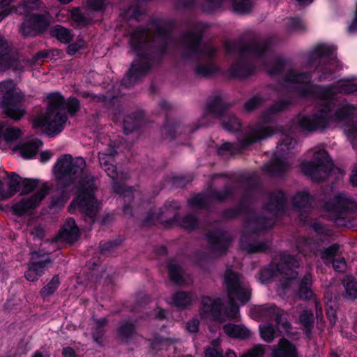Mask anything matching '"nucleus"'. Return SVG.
Returning <instances> with one entry per match:
<instances>
[{
	"label": "nucleus",
	"mask_w": 357,
	"mask_h": 357,
	"mask_svg": "<svg viewBox=\"0 0 357 357\" xmlns=\"http://www.w3.org/2000/svg\"><path fill=\"white\" fill-rule=\"evenodd\" d=\"M86 162L81 158H73L71 155L61 156L54 167L58 181L56 190L61 195L59 199L52 198L53 207L63 206L68 199V193L75 188H77V195L71 202L69 211L77 209L94 222L100 210V203L95 197V179L86 170Z\"/></svg>",
	"instance_id": "nucleus-1"
},
{
	"label": "nucleus",
	"mask_w": 357,
	"mask_h": 357,
	"mask_svg": "<svg viewBox=\"0 0 357 357\" xmlns=\"http://www.w3.org/2000/svg\"><path fill=\"white\" fill-rule=\"evenodd\" d=\"M347 119L345 109H341L333 114L329 105H324L311 116H296L291 123L290 130L292 132H322L328 128L331 123H340Z\"/></svg>",
	"instance_id": "nucleus-2"
},
{
	"label": "nucleus",
	"mask_w": 357,
	"mask_h": 357,
	"mask_svg": "<svg viewBox=\"0 0 357 357\" xmlns=\"http://www.w3.org/2000/svg\"><path fill=\"white\" fill-rule=\"evenodd\" d=\"M47 108L45 113L37 116L33 122L34 127L45 128L50 135H56L63 130L67 121L65 109V98L59 92L47 96Z\"/></svg>",
	"instance_id": "nucleus-3"
},
{
	"label": "nucleus",
	"mask_w": 357,
	"mask_h": 357,
	"mask_svg": "<svg viewBox=\"0 0 357 357\" xmlns=\"http://www.w3.org/2000/svg\"><path fill=\"white\" fill-rule=\"evenodd\" d=\"M266 70L272 76L284 73L285 75L282 84L287 87H292L301 96H307L312 92L310 76L298 73L291 68L289 63L282 59H276L273 66L267 68Z\"/></svg>",
	"instance_id": "nucleus-4"
},
{
	"label": "nucleus",
	"mask_w": 357,
	"mask_h": 357,
	"mask_svg": "<svg viewBox=\"0 0 357 357\" xmlns=\"http://www.w3.org/2000/svg\"><path fill=\"white\" fill-rule=\"evenodd\" d=\"M225 284L230 305L226 314L230 319H235L239 312V308L235 304V301H239L242 304L247 303L250 298V289L244 278L230 269L225 272Z\"/></svg>",
	"instance_id": "nucleus-5"
},
{
	"label": "nucleus",
	"mask_w": 357,
	"mask_h": 357,
	"mask_svg": "<svg viewBox=\"0 0 357 357\" xmlns=\"http://www.w3.org/2000/svg\"><path fill=\"white\" fill-rule=\"evenodd\" d=\"M289 103V100H280L270 107L266 112L262 114L261 117V121L252 126L248 134L241 139V146L245 148L259 140L271 137L275 132L280 130L278 126H271L267 123L271 121V116L272 114L284 110Z\"/></svg>",
	"instance_id": "nucleus-6"
},
{
	"label": "nucleus",
	"mask_w": 357,
	"mask_h": 357,
	"mask_svg": "<svg viewBox=\"0 0 357 357\" xmlns=\"http://www.w3.org/2000/svg\"><path fill=\"white\" fill-rule=\"evenodd\" d=\"M24 95L17 91L11 79L0 82V107L3 112L14 120H20L26 113L23 107Z\"/></svg>",
	"instance_id": "nucleus-7"
},
{
	"label": "nucleus",
	"mask_w": 357,
	"mask_h": 357,
	"mask_svg": "<svg viewBox=\"0 0 357 357\" xmlns=\"http://www.w3.org/2000/svg\"><path fill=\"white\" fill-rule=\"evenodd\" d=\"M229 105L223 99L217 96L212 99L207 105V113L204 114L199 120V127L206 126L211 116L222 117V126L227 130L235 132L240 130L241 123L233 114L227 113Z\"/></svg>",
	"instance_id": "nucleus-8"
},
{
	"label": "nucleus",
	"mask_w": 357,
	"mask_h": 357,
	"mask_svg": "<svg viewBox=\"0 0 357 357\" xmlns=\"http://www.w3.org/2000/svg\"><path fill=\"white\" fill-rule=\"evenodd\" d=\"M274 224L272 218L268 219L250 217L244 225L243 234L240 239V247L248 253L260 252L268 248V243L264 242L251 243L250 234H255L267 228H271Z\"/></svg>",
	"instance_id": "nucleus-9"
},
{
	"label": "nucleus",
	"mask_w": 357,
	"mask_h": 357,
	"mask_svg": "<svg viewBox=\"0 0 357 357\" xmlns=\"http://www.w3.org/2000/svg\"><path fill=\"white\" fill-rule=\"evenodd\" d=\"M252 317L260 321H275L278 331L284 335H289L291 326L287 319V313L273 304H265L255 307Z\"/></svg>",
	"instance_id": "nucleus-10"
},
{
	"label": "nucleus",
	"mask_w": 357,
	"mask_h": 357,
	"mask_svg": "<svg viewBox=\"0 0 357 357\" xmlns=\"http://www.w3.org/2000/svg\"><path fill=\"white\" fill-rule=\"evenodd\" d=\"M296 145V141L290 137H286L278 145L274 153L273 161L266 166L268 173L272 175H281L290 169L287 162V156L292 153Z\"/></svg>",
	"instance_id": "nucleus-11"
},
{
	"label": "nucleus",
	"mask_w": 357,
	"mask_h": 357,
	"mask_svg": "<svg viewBox=\"0 0 357 357\" xmlns=\"http://www.w3.org/2000/svg\"><path fill=\"white\" fill-rule=\"evenodd\" d=\"M302 171L312 180L319 181L329 175L333 168V164L328 153L321 149L314 154L312 162H305L302 165Z\"/></svg>",
	"instance_id": "nucleus-12"
},
{
	"label": "nucleus",
	"mask_w": 357,
	"mask_h": 357,
	"mask_svg": "<svg viewBox=\"0 0 357 357\" xmlns=\"http://www.w3.org/2000/svg\"><path fill=\"white\" fill-rule=\"evenodd\" d=\"M205 28V25L200 24L195 31L185 33L182 36L181 43L189 54L202 55L211 59L215 55L216 49L209 44H202L200 43L202 33Z\"/></svg>",
	"instance_id": "nucleus-13"
},
{
	"label": "nucleus",
	"mask_w": 357,
	"mask_h": 357,
	"mask_svg": "<svg viewBox=\"0 0 357 357\" xmlns=\"http://www.w3.org/2000/svg\"><path fill=\"white\" fill-rule=\"evenodd\" d=\"M149 37L150 33L146 30H135V79L138 74L145 75L151 67Z\"/></svg>",
	"instance_id": "nucleus-14"
},
{
	"label": "nucleus",
	"mask_w": 357,
	"mask_h": 357,
	"mask_svg": "<svg viewBox=\"0 0 357 357\" xmlns=\"http://www.w3.org/2000/svg\"><path fill=\"white\" fill-rule=\"evenodd\" d=\"M50 25V15L42 14L25 15L20 31L24 37H34L43 33Z\"/></svg>",
	"instance_id": "nucleus-15"
},
{
	"label": "nucleus",
	"mask_w": 357,
	"mask_h": 357,
	"mask_svg": "<svg viewBox=\"0 0 357 357\" xmlns=\"http://www.w3.org/2000/svg\"><path fill=\"white\" fill-rule=\"evenodd\" d=\"M324 208L326 211L340 214L344 211H354L357 210L356 202L344 192H337L333 197L326 202Z\"/></svg>",
	"instance_id": "nucleus-16"
},
{
	"label": "nucleus",
	"mask_w": 357,
	"mask_h": 357,
	"mask_svg": "<svg viewBox=\"0 0 357 357\" xmlns=\"http://www.w3.org/2000/svg\"><path fill=\"white\" fill-rule=\"evenodd\" d=\"M50 188L47 183L43 184L41 188L32 197L15 204L13 207V213L19 216L25 214L29 209L34 208L47 195Z\"/></svg>",
	"instance_id": "nucleus-17"
},
{
	"label": "nucleus",
	"mask_w": 357,
	"mask_h": 357,
	"mask_svg": "<svg viewBox=\"0 0 357 357\" xmlns=\"http://www.w3.org/2000/svg\"><path fill=\"white\" fill-rule=\"evenodd\" d=\"M103 169L107 176L112 179L113 188L116 193L125 197H132V188L128 187L124 183H121V181L126 180L128 178H130L127 173L117 172L116 167L112 164L109 165Z\"/></svg>",
	"instance_id": "nucleus-18"
},
{
	"label": "nucleus",
	"mask_w": 357,
	"mask_h": 357,
	"mask_svg": "<svg viewBox=\"0 0 357 357\" xmlns=\"http://www.w3.org/2000/svg\"><path fill=\"white\" fill-rule=\"evenodd\" d=\"M210 253L212 257H219L225 254L231 243V237L222 231L208 234Z\"/></svg>",
	"instance_id": "nucleus-19"
},
{
	"label": "nucleus",
	"mask_w": 357,
	"mask_h": 357,
	"mask_svg": "<svg viewBox=\"0 0 357 357\" xmlns=\"http://www.w3.org/2000/svg\"><path fill=\"white\" fill-rule=\"evenodd\" d=\"M225 1L229 2L233 10L240 14L249 13L252 6L251 0H205L203 8L206 12H212L220 8Z\"/></svg>",
	"instance_id": "nucleus-20"
},
{
	"label": "nucleus",
	"mask_w": 357,
	"mask_h": 357,
	"mask_svg": "<svg viewBox=\"0 0 357 357\" xmlns=\"http://www.w3.org/2000/svg\"><path fill=\"white\" fill-rule=\"evenodd\" d=\"M227 53L238 52L242 54H250L253 56H262L267 50V45L264 42L255 41L246 47H242L238 42L227 41L225 43Z\"/></svg>",
	"instance_id": "nucleus-21"
},
{
	"label": "nucleus",
	"mask_w": 357,
	"mask_h": 357,
	"mask_svg": "<svg viewBox=\"0 0 357 357\" xmlns=\"http://www.w3.org/2000/svg\"><path fill=\"white\" fill-rule=\"evenodd\" d=\"M222 302L219 298L203 296L201 298L200 313L202 317H211L223 321L222 316Z\"/></svg>",
	"instance_id": "nucleus-22"
},
{
	"label": "nucleus",
	"mask_w": 357,
	"mask_h": 357,
	"mask_svg": "<svg viewBox=\"0 0 357 357\" xmlns=\"http://www.w3.org/2000/svg\"><path fill=\"white\" fill-rule=\"evenodd\" d=\"M298 267V262L293 256L283 253L280 256V260L277 264L276 270L282 278L284 281H287L296 278L298 273L295 269Z\"/></svg>",
	"instance_id": "nucleus-23"
},
{
	"label": "nucleus",
	"mask_w": 357,
	"mask_h": 357,
	"mask_svg": "<svg viewBox=\"0 0 357 357\" xmlns=\"http://www.w3.org/2000/svg\"><path fill=\"white\" fill-rule=\"evenodd\" d=\"M41 257H43V255L40 251L33 252L31 253L28 269L24 273V277L27 280L31 282L37 280L43 273L44 268L52 262L48 257L45 258L44 260H40V258Z\"/></svg>",
	"instance_id": "nucleus-24"
},
{
	"label": "nucleus",
	"mask_w": 357,
	"mask_h": 357,
	"mask_svg": "<svg viewBox=\"0 0 357 357\" xmlns=\"http://www.w3.org/2000/svg\"><path fill=\"white\" fill-rule=\"evenodd\" d=\"M312 197L305 190L298 192L292 199V204L299 213L301 221H305L311 209Z\"/></svg>",
	"instance_id": "nucleus-25"
},
{
	"label": "nucleus",
	"mask_w": 357,
	"mask_h": 357,
	"mask_svg": "<svg viewBox=\"0 0 357 357\" xmlns=\"http://www.w3.org/2000/svg\"><path fill=\"white\" fill-rule=\"evenodd\" d=\"M170 280L178 285H188L192 282L191 276L183 271L180 265L174 260L168 264Z\"/></svg>",
	"instance_id": "nucleus-26"
},
{
	"label": "nucleus",
	"mask_w": 357,
	"mask_h": 357,
	"mask_svg": "<svg viewBox=\"0 0 357 357\" xmlns=\"http://www.w3.org/2000/svg\"><path fill=\"white\" fill-rule=\"evenodd\" d=\"M79 236V229L73 218H68L62 229L59 231L56 239L67 243H73L76 241Z\"/></svg>",
	"instance_id": "nucleus-27"
},
{
	"label": "nucleus",
	"mask_w": 357,
	"mask_h": 357,
	"mask_svg": "<svg viewBox=\"0 0 357 357\" xmlns=\"http://www.w3.org/2000/svg\"><path fill=\"white\" fill-rule=\"evenodd\" d=\"M196 300L197 297L194 293L178 291L172 296L170 304L180 310H183L191 306Z\"/></svg>",
	"instance_id": "nucleus-28"
},
{
	"label": "nucleus",
	"mask_w": 357,
	"mask_h": 357,
	"mask_svg": "<svg viewBox=\"0 0 357 357\" xmlns=\"http://www.w3.org/2000/svg\"><path fill=\"white\" fill-rule=\"evenodd\" d=\"M285 206V198L282 192L277 191L271 193L264 207V211L269 212L273 217L284 209Z\"/></svg>",
	"instance_id": "nucleus-29"
},
{
	"label": "nucleus",
	"mask_w": 357,
	"mask_h": 357,
	"mask_svg": "<svg viewBox=\"0 0 357 357\" xmlns=\"http://www.w3.org/2000/svg\"><path fill=\"white\" fill-rule=\"evenodd\" d=\"M43 144L42 142L38 139L26 141L13 148V151H20V155L25 159L31 158L38 151L40 146Z\"/></svg>",
	"instance_id": "nucleus-30"
},
{
	"label": "nucleus",
	"mask_w": 357,
	"mask_h": 357,
	"mask_svg": "<svg viewBox=\"0 0 357 357\" xmlns=\"http://www.w3.org/2000/svg\"><path fill=\"white\" fill-rule=\"evenodd\" d=\"M224 332L233 338L245 339L251 335V331L243 325L228 324L223 327Z\"/></svg>",
	"instance_id": "nucleus-31"
},
{
	"label": "nucleus",
	"mask_w": 357,
	"mask_h": 357,
	"mask_svg": "<svg viewBox=\"0 0 357 357\" xmlns=\"http://www.w3.org/2000/svg\"><path fill=\"white\" fill-rule=\"evenodd\" d=\"M273 357H297L295 347L285 338L280 339L278 348L273 352Z\"/></svg>",
	"instance_id": "nucleus-32"
},
{
	"label": "nucleus",
	"mask_w": 357,
	"mask_h": 357,
	"mask_svg": "<svg viewBox=\"0 0 357 357\" xmlns=\"http://www.w3.org/2000/svg\"><path fill=\"white\" fill-rule=\"evenodd\" d=\"M117 337L123 343L130 342L134 333V324L132 320L122 321L117 328Z\"/></svg>",
	"instance_id": "nucleus-33"
},
{
	"label": "nucleus",
	"mask_w": 357,
	"mask_h": 357,
	"mask_svg": "<svg viewBox=\"0 0 357 357\" xmlns=\"http://www.w3.org/2000/svg\"><path fill=\"white\" fill-rule=\"evenodd\" d=\"M254 70V68L243 62H238L234 64L230 70L231 76L238 78H245L250 75Z\"/></svg>",
	"instance_id": "nucleus-34"
},
{
	"label": "nucleus",
	"mask_w": 357,
	"mask_h": 357,
	"mask_svg": "<svg viewBox=\"0 0 357 357\" xmlns=\"http://www.w3.org/2000/svg\"><path fill=\"white\" fill-rule=\"evenodd\" d=\"M312 276L307 273L303 278L298 289V296L301 299L308 300L313 296V292L311 289Z\"/></svg>",
	"instance_id": "nucleus-35"
},
{
	"label": "nucleus",
	"mask_w": 357,
	"mask_h": 357,
	"mask_svg": "<svg viewBox=\"0 0 357 357\" xmlns=\"http://www.w3.org/2000/svg\"><path fill=\"white\" fill-rule=\"evenodd\" d=\"M94 328L92 331V337L98 344L102 345V337L105 335L104 328L107 325L108 321L106 318L94 319Z\"/></svg>",
	"instance_id": "nucleus-36"
},
{
	"label": "nucleus",
	"mask_w": 357,
	"mask_h": 357,
	"mask_svg": "<svg viewBox=\"0 0 357 357\" xmlns=\"http://www.w3.org/2000/svg\"><path fill=\"white\" fill-rule=\"evenodd\" d=\"M21 135L22 132L19 128L0 123V137H3L7 142H13Z\"/></svg>",
	"instance_id": "nucleus-37"
},
{
	"label": "nucleus",
	"mask_w": 357,
	"mask_h": 357,
	"mask_svg": "<svg viewBox=\"0 0 357 357\" xmlns=\"http://www.w3.org/2000/svg\"><path fill=\"white\" fill-rule=\"evenodd\" d=\"M179 340L176 338H164L160 336H156L151 341V349L152 351H158L167 349L170 345L178 342Z\"/></svg>",
	"instance_id": "nucleus-38"
},
{
	"label": "nucleus",
	"mask_w": 357,
	"mask_h": 357,
	"mask_svg": "<svg viewBox=\"0 0 357 357\" xmlns=\"http://www.w3.org/2000/svg\"><path fill=\"white\" fill-rule=\"evenodd\" d=\"M42 3L40 0H23L16 8H13L19 15H26L30 11L39 9Z\"/></svg>",
	"instance_id": "nucleus-39"
},
{
	"label": "nucleus",
	"mask_w": 357,
	"mask_h": 357,
	"mask_svg": "<svg viewBox=\"0 0 357 357\" xmlns=\"http://www.w3.org/2000/svg\"><path fill=\"white\" fill-rule=\"evenodd\" d=\"M71 17L79 27L89 24L92 20V17L89 15V12L87 9L83 13L78 8L71 10Z\"/></svg>",
	"instance_id": "nucleus-40"
},
{
	"label": "nucleus",
	"mask_w": 357,
	"mask_h": 357,
	"mask_svg": "<svg viewBox=\"0 0 357 357\" xmlns=\"http://www.w3.org/2000/svg\"><path fill=\"white\" fill-rule=\"evenodd\" d=\"M345 289V298L354 300L357 298V281L351 276H347L343 281Z\"/></svg>",
	"instance_id": "nucleus-41"
},
{
	"label": "nucleus",
	"mask_w": 357,
	"mask_h": 357,
	"mask_svg": "<svg viewBox=\"0 0 357 357\" xmlns=\"http://www.w3.org/2000/svg\"><path fill=\"white\" fill-rule=\"evenodd\" d=\"M260 337L266 342L270 343L275 337L276 330L270 322L261 324L259 326Z\"/></svg>",
	"instance_id": "nucleus-42"
},
{
	"label": "nucleus",
	"mask_w": 357,
	"mask_h": 357,
	"mask_svg": "<svg viewBox=\"0 0 357 357\" xmlns=\"http://www.w3.org/2000/svg\"><path fill=\"white\" fill-rule=\"evenodd\" d=\"M344 130L353 147L357 149V119L348 122L344 126Z\"/></svg>",
	"instance_id": "nucleus-43"
},
{
	"label": "nucleus",
	"mask_w": 357,
	"mask_h": 357,
	"mask_svg": "<svg viewBox=\"0 0 357 357\" xmlns=\"http://www.w3.org/2000/svg\"><path fill=\"white\" fill-rule=\"evenodd\" d=\"M333 48L326 45H318L310 55L309 61L310 63H313L314 61L317 59H321L324 56H328L332 54Z\"/></svg>",
	"instance_id": "nucleus-44"
},
{
	"label": "nucleus",
	"mask_w": 357,
	"mask_h": 357,
	"mask_svg": "<svg viewBox=\"0 0 357 357\" xmlns=\"http://www.w3.org/2000/svg\"><path fill=\"white\" fill-rule=\"evenodd\" d=\"M9 59V54H4L0 56V70H6L12 68L14 70L22 71L24 66L22 63L17 59L11 57L10 62L7 61L6 63H1V60Z\"/></svg>",
	"instance_id": "nucleus-45"
},
{
	"label": "nucleus",
	"mask_w": 357,
	"mask_h": 357,
	"mask_svg": "<svg viewBox=\"0 0 357 357\" xmlns=\"http://www.w3.org/2000/svg\"><path fill=\"white\" fill-rule=\"evenodd\" d=\"M60 284V280L58 275H54L51 280L43 287L40 294L43 298L48 297L52 295L58 289Z\"/></svg>",
	"instance_id": "nucleus-46"
},
{
	"label": "nucleus",
	"mask_w": 357,
	"mask_h": 357,
	"mask_svg": "<svg viewBox=\"0 0 357 357\" xmlns=\"http://www.w3.org/2000/svg\"><path fill=\"white\" fill-rule=\"evenodd\" d=\"M52 33L62 43H69L72 40V35L70 31L61 26H55L52 29Z\"/></svg>",
	"instance_id": "nucleus-47"
},
{
	"label": "nucleus",
	"mask_w": 357,
	"mask_h": 357,
	"mask_svg": "<svg viewBox=\"0 0 357 357\" xmlns=\"http://www.w3.org/2000/svg\"><path fill=\"white\" fill-rule=\"evenodd\" d=\"M340 250L339 244H333L321 250L320 256L325 264H328L336 256Z\"/></svg>",
	"instance_id": "nucleus-48"
},
{
	"label": "nucleus",
	"mask_w": 357,
	"mask_h": 357,
	"mask_svg": "<svg viewBox=\"0 0 357 357\" xmlns=\"http://www.w3.org/2000/svg\"><path fill=\"white\" fill-rule=\"evenodd\" d=\"M218 71V68L212 63L204 65H198L195 68V73L199 77H209Z\"/></svg>",
	"instance_id": "nucleus-49"
},
{
	"label": "nucleus",
	"mask_w": 357,
	"mask_h": 357,
	"mask_svg": "<svg viewBox=\"0 0 357 357\" xmlns=\"http://www.w3.org/2000/svg\"><path fill=\"white\" fill-rule=\"evenodd\" d=\"M8 178L9 183L8 191L9 194H10L11 197L20 190L22 179L19 175L15 173L11 174L10 176H8Z\"/></svg>",
	"instance_id": "nucleus-50"
},
{
	"label": "nucleus",
	"mask_w": 357,
	"mask_h": 357,
	"mask_svg": "<svg viewBox=\"0 0 357 357\" xmlns=\"http://www.w3.org/2000/svg\"><path fill=\"white\" fill-rule=\"evenodd\" d=\"M180 127L177 121L172 123L167 122L161 130L162 135L165 137H169L171 139L175 137L176 132H180Z\"/></svg>",
	"instance_id": "nucleus-51"
},
{
	"label": "nucleus",
	"mask_w": 357,
	"mask_h": 357,
	"mask_svg": "<svg viewBox=\"0 0 357 357\" xmlns=\"http://www.w3.org/2000/svg\"><path fill=\"white\" fill-rule=\"evenodd\" d=\"M335 89L340 93H351L357 91V84L349 81H341L337 83Z\"/></svg>",
	"instance_id": "nucleus-52"
},
{
	"label": "nucleus",
	"mask_w": 357,
	"mask_h": 357,
	"mask_svg": "<svg viewBox=\"0 0 357 357\" xmlns=\"http://www.w3.org/2000/svg\"><path fill=\"white\" fill-rule=\"evenodd\" d=\"M300 323L307 330L310 331L313 326L314 317L312 311L304 310L300 315Z\"/></svg>",
	"instance_id": "nucleus-53"
},
{
	"label": "nucleus",
	"mask_w": 357,
	"mask_h": 357,
	"mask_svg": "<svg viewBox=\"0 0 357 357\" xmlns=\"http://www.w3.org/2000/svg\"><path fill=\"white\" fill-rule=\"evenodd\" d=\"M107 2L105 0H86V6L87 10L100 12L105 9Z\"/></svg>",
	"instance_id": "nucleus-54"
},
{
	"label": "nucleus",
	"mask_w": 357,
	"mask_h": 357,
	"mask_svg": "<svg viewBox=\"0 0 357 357\" xmlns=\"http://www.w3.org/2000/svg\"><path fill=\"white\" fill-rule=\"evenodd\" d=\"M208 199V197L205 195H197L189 199L188 203L192 208H202L206 206Z\"/></svg>",
	"instance_id": "nucleus-55"
},
{
	"label": "nucleus",
	"mask_w": 357,
	"mask_h": 357,
	"mask_svg": "<svg viewBox=\"0 0 357 357\" xmlns=\"http://www.w3.org/2000/svg\"><path fill=\"white\" fill-rule=\"evenodd\" d=\"M179 225L185 229L191 230L197 226L198 220L195 216L188 215L181 220Z\"/></svg>",
	"instance_id": "nucleus-56"
},
{
	"label": "nucleus",
	"mask_w": 357,
	"mask_h": 357,
	"mask_svg": "<svg viewBox=\"0 0 357 357\" xmlns=\"http://www.w3.org/2000/svg\"><path fill=\"white\" fill-rule=\"evenodd\" d=\"M265 100L266 99L259 96H254L245 103V109L247 111H252L263 104Z\"/></svg>",
	"instance_id": "nucleus-57"
},
{
	"label": "nucleus",
	"mask_w": 357,
	"mask_h": 357,
	"mask_svg": "<svg viewBox=\"0 0 357 357\" xmlns=\"http://www.w3.org/2000/svg\"><path fill=\"white\" fill-rule=\"evenodd\" d=\"M126 88H131L134 85V63H130V68L121 81Z\"/></svg>",
	"instance_id": "nucleus-58"
},
{
	"label": "nucleus",
	"mask_w": 357,
	"mask_h": 357,
	"mask_svg": "<svg viewBox=\"0 0 357 357\" xmlns=\"http://www.w3.org/2000/svg\"><path fill=\"white\" fill-rule=\"evenodd\" d=\"M38 185V181L35 179L24 178L22 181V192L28 194L33 191Z\"/></svg>",
	"instance_id": "nucleus-59"
},
{
	"label": "nucleus",
	"mask_w": 357,
	"mask_h": 357,
	"mask_svg": "<svg viewBox=\"0 0 357 357\" xmlns=\"http://www.w3.org/2000/svg\"><path fill=\"white\" fill-rule=\"evenodd\" d=\"M314 231L321 236H332L333 231L331 229L321 225L319 222H314L311 225Z\"/></svg>",
	"instance_id": "nucleus-60"
},
{
	"label": "nucleus",
	"mask_w": 357,
	"mask_h": 357,
	"mask_svg": "<svg viewBox=\"0 0 357 357\" xmlns=\"http://www.w3.org/2000/svg\"><path fill=\"white\" fill-rule=\"evenodd\" d=\"M264 353V346L261 344H256L241 357H261Z\"/></svg>",
	"instance_id": "nucleus-61"
},
{
	"label": "nucleus",
	"mask_w": 357,
	"mask_h": 357,
	"mask_svg": "<svg viewBox=\"0 0 357 357\" xmlns=\"http://www.w3.org/2000/svg\"><path fill=\"white\" fill-rule=\"evenodd\" d=\"M68 109L70 114H75L79 109V102L75 98H70L68 101H65V109Z\"/></svg>",
	"instance_id": "nucleus-62"
},
{
	"label": "nucleus",
	"mask_w": 357,
	"mask_h": 357,
	"mask_svg": "<svg viewBox=\"0 0 357 357\" xmlns=\"http://www.w3.org/2000/svg\"><path fill=\"white\" fill-rule=\"evenodd\" d=\"M287 29L289 31H300L305 30V26L299 19L291 18L288 20Z\"/></svg>",
	"instance_id": "nucleus-63"
},
{
	"label": "nucleus",
	"mask_w": 357,
	"mask_h": 357,
	"mask_svg": "<svg viewBox=\"0 0 357 357\" xmlns=\"http://www.w3.org/2000/svg\"><path fill=\"white\" fill-rule=\"evenodd\" d=\"M123 128L126 135L132 133L134 130V119L132 116H127L123 120Z\"/></svg>",
	"instance_id": "nucleus-64"
}]
</instances>
